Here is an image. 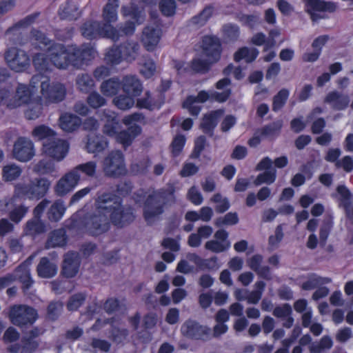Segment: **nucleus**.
Segmentation results:
<instances>
[{
    "instance_id": "obj_1",
    "label": "nucleus",
    "mask_w": 353,
    "mask_h": 353,
    "mask_svg": "<svg viewBox=\"0 0 353 353\" xmlns=\"http://www.w3.org/2000/svg\"><path fill=\"white\" fill-rule=\"evenodd\" d=\"M98 208L106 210L110 223L118 228H123L131 223L135 216L133 209L123 205L121 199L112 193L105 192L98 196Z\"/></svg>"
},
{
    "instance_id": "obj_2",
    "label": "nucleus",
    "mask_w": 353,
    "mask_h": 353,
    "mask_svg": "<svg viewBox=\"0 0 353 353\" xmlns=\"http://www.w3.org/2000/svg\"><path fill=\"white\" fill-rule=\"evenodd\" d=\"M175 201L173 186L152 191L147 196L143 204V214L145 221L153 223L164 212V208Z\"/></svg>"
},
{
    "instance_id": "obj_3",
    "label": "nucleus",
    "mask_w": 353,
    "mask_h": 353,
    "mask_svg": "<svg viewBox=\"0 0 353 353\" xmlns=\"http://www.w3.org/2000/svg\"><path fill=\"white\" fill-rule=\"evenodd\" d=\"M32 88H40L41 98L46 104L62 101L66 95L65 85L59 82H50V78L41 74L34 75L30 80Z\"/></svg>"
},
{
    "instance_id": "obj_4",
    "label": "nucleus",
    "mask_w": 353,
    "mask_h": 353,
    "mask_svg": "<svg viewBox=\"0 0 353 353\" xmlns=\"http://www.w3.org/2000/svg\"><path fill=\"white\" fill-rule=\"evenodd\" d=\"M50 185L51 182L43 177L33 179H23L14 185L12 196L17 199L26 198L30 200H38L46 195Z\"/></svg>"
},
{
    "instance_id": "obj_5",
    "label": "nucleus",
    "mask_w": 353,
    "mask_h": 353,
    "mask_svg": "<svg viewBox=\"0 0 353 353\" xmlns=\"http://www.w3.org/2000/svg\"><path fill=\"white\" fill-rule=\"evenodd\" d=\"M81 34L88 39L105 37L113 41L119 39V31L110 24H102L97 21H88L81 28Z\"/></svg>"
},
{
    "instance_id": "obj_6",
    "label": "nucleus",
    "mask_w": 353,
    "mask_h": 353,
    "mask_svg": "<svg viewBox=\"0 0 353 353\" xmlns=\"http://www.w3.org/2000/svg\"><path fill=\"white\" fill-rule=\"evenodd\" d=\"M69 53L71 55L72 66L78 69L90 64L97 56L94 45L89 43L81 46H69Z\"/></svg>"
},
{
    "instance_id": "obj_7",
    "label": "nucleus",
    "mask_w": 353,
    "mask_h": 353,
    "mask_svg": "<svg viewBox=\"0 0 353 353\" xmlns=\"http://www.w3.org/2000/svg\"><path fill=\"white\" fill-rule=\"evenodd\" d=\"M102 170L108 176L118 177L126 173L125 158L119 150L109 152L102 161Z\"/></svg>"
},
{
    "instance_id": "obj_8",
    "label": "nucleus",
    "mask_w": 353,
    "mask_h": 353,
    "mask_svg": "<svg viewBox=\"0 0 353 353\" xmlns=\"http://www.w3.org/2000/svg\"><path fill=\"white\" fill-rule=\"evenodd\" d=\"M98 197L94 202V210L84 219L85 228L92 234L98 235L106 232L110 227V221L106 210L98 208Z\"/></svg>"
},
{
    "instance_id": "obj_9",
    "label": "nucleus",
    "mask_w": 353,
    "mask_h": 353,
    "mask_svg": "<svg viewBox=\"0 0 353 353\" xmlns=\"http://www.w3.org/2000/svg\"><path fill=\"white\" fill-rule=\"evenodd\" d=\"M8 316L12 324L22 327L32 324L37 319V312L26 305H15L10 308Z\"/></svg>"
},
{
    "instance_id": "obj_10",
    "label": "nucleus",
    "mask_w": 353,
    "mask_h": 353,
    "mask_svg": "<svg viewBox=\"0 0 353 353\" xmlns=\"http://www.w3.org/2000/svg\"><path fill=\"white\" fill-rule=\"evenodd\" d=\"M47 53L50 57L52 66L60 70H66L72 65L69 46H65L62 43H55L48 48Z\"/></svg>"
},
{
    "instance_id": "obj_11",
    "label": "nucleus",
    "mask_w": 353,
    "mask_h": 353,
    "mask_svg": "<svg viewBox=\"0 0 353 353\" xmlns=\"http://www.w3.org/2000/svg\"><path fill=\"white\" fill-rule=\"evenodd\" d=\"M69 150L68 143L57 136L50 141L43 142L42 152L57 161H62Z\"/></svg>"
},
{
    "instance_id": "obj_12",
    "label": "nucleus",
    "mask_w": 353,
    "mask_h": 353,
    "mask_svg": "<svg viewBox=\"0 0 353 353\" xmlns=\"http://www.w3.org/2000/svg\"><path fill=\"white\" fill-rule=\"evenodd\" d=\"M19 199L11 196L0 201V210L8 212L10 220L19 223L28 212V207L18 203Z\"/></svg>"
},
{
    "instance_id": "obj_13",
    "label": "nucleus",
    "mask_w": 353,
    "mask_h": 353,
    "mask_svg": "<svg viewBox=\"0 0 353 353\" xmlns=\"http://www.w3.org/2000/svg\"><path fill=\"white\" fill-rule=\"evenodd\" d=\"M5 59L8 66L16 72H22L30 65L28 54L17 48L8 49L5 53Z\"/></svg>"
},
{
    "instance_id": "obj_14",
    "label": "nucleus",
    "mask_w": 353,
    "mask_h": 353,
    "mask_svg": "<svg viewBox=\"0 0 353 353\" xmlns=\"http://www.w3.org/2000/svg\"><path fill=\"white\" fill-rule=\"evenodd\" d=\"M12 155L20 162L29 161L35 155L34 143L29 139L19 137L14 143Z\"/></svg>"
},
{
    "instance_id": "obj_15",
    "label": "nucleus",
    "mask_w": 353,
    "mask_h": 353,
    "mask_svg": "<svg viewBox=\"0 0 353 353\" xmlns=\"http://www.w3.org/2000/svg\"><path fill=\"white\" fill-rule=\"evenodd\" d=\"M80 177L77 170L72 169L57 182L54 188V192L60 196L66 195L78 185Z\"/></svg>"
},
{
    "instance_id": "obj_16",
    "label": "nucleus",
    "mask_w": 353,
    "mask_h": 353,
    "mask_svg": "<svg viewBox=\"0 0 353 353\" xmlns=\"http://www.w3.org/2000/svg\"><path fill=\"white\" fill-rule=\"evenodd\" d=\"M181 331L183 336L192 339H208L211 333L210 328L192 320L186 321L182 325Z\"/></svg>"
},
{
    "instance_id": "obj_17",
    "label": "nucleus",
    "mask_w": 353,
    "mask_h": 353,
    "mask_svg": "<svg viewBox=\"0 0 353 353\" xmlns=\"http://www.w3.org/2000/svg\"><path fill=\"white\" fill-rule=\"evenodd\" d=\"M37 89L32 88L30 84L28 86L26 84L19 83L14 97L8 103V107L10 108H17L29 103Z\"/></svg>"
},
{
    "instance_id": "obj_18",
    "label": "nucleus",
    "mask_w": 353,
    "mask_h": 353,
    "mask_svg": "<svg viewBox=\"0 0 353 353\" xmlns=\"http://www.w3.org/2000/svg\"><path fill=\"white\" fill-rule=\"evenodd\" d=\"M161 37V29L157 25H150L144 28L141 42L148 51H152L158 45Z\"/></svg>"
},
{
    "instance_id": "obj_19",
    "label": "nucleus",
    "mask_w": 353,
    "mask_h": 353,
    "mask_svg": "<svg viewBox=\"0 0 353 353\" xmlns=\"http://www.w3.org/2000/svg\"><path fill=\"white\" fill-rule=\"evenodd\" d=\"M203 52L208 57L210 63L219 61L221 57V43L218 38L206 36L203 39Z\"/></svg>"
},
{
    "instance_id": "obj_20",
    "label": "nucleus",
    "mask_w": 353,
    "mask_h": 353,
    "mask_svg": "<svg viewBox=\"0 0 353 353\" xmlns=\"http://www.w3.org/2000/svg\"><path fill=\"white\" fill-rule=\"evenodd\" d=\"M80 258L77 252H68L64 255L62 265V274L66 278H72L77 275L80 266Z\"/></svg>"
},
{
    "instance_id": "obj_21",
    "label": "nucleus",
    "mask_w": 353,
    "mask_h": 353,
    "mask_svg": "<svg viewBox=\"0 0 353 353\" xmlns=\"http://www.w3.org/2000/svg\"><path fill=\"white\" fill-rule=\"evenodd\" d=\"M324 102L335 110H343L349 106L350 101L347 94L333 90L326 95Z\"/></svg>"
},
{
    "instance_id": "obj_22",
    "label": "nucleus",
    "mask_w": 353,
    "mask_h": 353,
    "mask_svg": "<svg viewBox=\"0 0 353 353\" xmlns=\"http://www.w3.org/2000/svg\"><path fill=\"white\" fill-rule=\"evenodd\" d=\"M37 16V14L27 16L8 29L6 32V36L8 39L13 41L16 43H21L20 37L21 35V30L34 23Z\"/></svg>"
},
{
    "instance_id": "obj_23",
    "label": "nucleus",
    "mask_w": 353,
    "mask_h": 353,
    "mask_svg": "<svg viewBox=\"0 0 353 353\" xmlns=\"http://www.w3.org/2000/svg\"><path fill=\"white\" fill-rule=\"evenodd\" d=\"M163 103V99L160 93L146 92L143 97L137 102L138 107L148 110L159 109Z\"/></svg>"
},
{
    "instance_id": "obj_24",
    "label": "nucleus",
    "mask_w": 353,
    "mask_h": 353,
    "mask_svg": "<svg viewBox=\"0 0 353 353\" xmlns=\"http://www.w3.org/2000/svg\"><path fill=\"white\" fill-rule=\"evenodd\" d=\"M32 263L31 257L28 258L24 263L20 265L14 272L17 277L23 284V288L28 290L33 283V280L30 274V266Z\"/></svg>"
},
{
    "instance_id": "obj_25",
    "label": "nucleus",
    "mask_w": 353,
    "mask_h": 353,
    "mask_svg": "<svg viewBox=\"0 0 353 353\" xmlns=\"http://www.w3.org/2000/svg\"><path fill=\"white\" fill-rule=\"evenodd\" d=\"M307 7V11L310 14L312 20L316 19L312 11H327L332 12L336 10V5L331 1L322 0H304Z\"/></svg>"
},
{
    "instance_id": "obj_26",
    "label": "nucleus",
    "mask_w": 353,
    "mask_h": 353,
    "mask_svg": "<svg viewBox=\"0 0 353 353\" xmlns=\"http://www.w3.org/2000/svg\"><path fill=\"white\" fill-rule=\"evenodd\" d=\"M81 123L80 117L71 113H63L59 119V125L65 132H73L77 130Z\"/></svg>"
},
{
    "instance_id": "obj_27",
    "label": "nucleus",
    "mask_w": 353,
    "mask_h": 353,
    "mask_svg": "<svg viewBox=\"0 0 353 353\" xmlns=\"http://www.w3.org/2000/svg\"><path fill=\"white\" fill-rule=\"evenodd\" d=\"M141 133V127L138 125H134L130 126L127 130L117 132L115 137L117 141L125 148L131 145L133 140Z\"/></svg>"
},
{
    "instance_id": "obj_28",
    "label": "nucleus",
    "mask_w": 353,
    "mask_h": 353,
    "mask_svg": "<svg viewBox=\"0 0 353 353\" xmlns=\"http://www.w3.org/2000/svg\"><path fill=\"white\" fill-rule=\"evenodd\" d=\"M121 12L123 17H130L137 24L144 21L145 14L142 7L137 6L134 2H130L128 5L123 6Z\"/></svg>"
},
{
    "instance_id": "obj_29",
    "label": "nucleus",
    "mask_w": 353,
    "mask_h": 353,
    "mask_svg": "<svg viewBox=\"0 0 353 353\" xmlns=\"http://www.w3.org/2000/svg\"><path fill=\"white\" fill-rule=\"evenodd\" d=\"M57 265L47 257H42L37 267V272L39 277L50 279L57 273Z\"/></svg>"
},
{
    "instance_id": "obj_30",
    "label": "nucleus",
    "mask_w": 353,
    "mask_h": 353,
    "mask_svg": "<svg viewBox=\"0 0 353 353\" xmlns=\"http://www.w3.org/2000/svg\"><path fill=\"white\" fill-rule=\"evenodd\" d=\"M223 114V110H217L205 114L201 123V128L203 131L212 135L213 130L217 125L219 119Z\"/></svg>"
},
{
    "instance_id": "obj_31",
    "label": "nucleus",
    "mask_w": 353,
    "mask_h": 353,
    "mask_svg": "<svg viewBox=\"0 0 353 353\" xmlns=\"http://www.w3.org/2000/svg\"><path fill=\"white\" fill-rule=\"evenodd\" d=\"M123 90L129 95L138 96L142 92V85L134 76H126L121 82Z\"/></svg>"
},
{
    "instance_id": "obj_32",
    "label": "nucleus",
    "mask_w": 353,
    "mask_h": 353,
    "mask_svg": "<svg viewBox=\"0 0 353 353\" xmlns=\"http://www.w3.org/2000/svg\"><path fill=\"white\" fill-rule=\"evenodd\" d=\"M108 146L107 140L101 135H89L86 149L89 153L97 154L103 152Z\"/></svg>"
},
{
    "instance_id": "obj_33",
    "label": "nucleus",
    "mask_w": 353,
    "mask_h": 353,
    "mask_svg": "<svg viewBox=\"0 0 353 353\" xmlns=\"http://www.w3.org/2000/svg\"><path fill=\"white\" fill-rule=\"evenodd\" d=\"M123 60L128 62L134 61L137 57L140 49L139 43L135 41H127L120 46Z\"/></svg>"
},
{
    "instance_id": "obj_34",
    "label": "nucleus",
    "mask_w": 353,
    "mask_h": 353,
    "mask_svg": "<svg viewBox=\"0 0 353 353\" xmlns=\"http://www.w3.org/2000/svg\"><path fill=\"white\" fill-rule=\"evenodd\" d=\"M119 6V0H108L102 11V18L105 21L103 24L111 25L112 23L118 20L117 8Z\"/></svg>"
},
{
    "instance_id": "obj_35",
    "label": "nucleus",
    "mask_w": 353,
    "mask_h": 353,
    "mask_svg": "<svg viewBox=\"0 0 353 353\" xmlns=\"http://www.w3.org/2000/svg\"><path fill=\"white\" fill-rule=\"evenodd\" d=\"M46 232V225L41 219L32 217L28 220L23 228L26 235L36 236Z\"/></svg>"
},
{
    "instance_id": "obj_36",
    "label": "nucleus",
    "mask_w": 353,
    "mask_h": 353,
    "mask_svg": "<svg viewBox=\"0 0 353 353\" xmlns=\"http://www.w3.org/2000/svg\"><path fill=\"white\" fill-rule=\"evenodd\" d=\"M30 40L32 44L36 48L41 50H48V48L54 44L55 43L48 39L46 35L41 31L36 29H33L31 31Z\"/></svg>"
},
{
    "instance_id": "obj_37",
    "label": "nucleus",
    "mask_w": 353,
    "mask_h": 353,
    "mask_svg": "<svg viewBox=\"0 0 353 353\" xmlns=\"http://www.w3.org/2000/svg\"><path fill=\"white\" fill-rule=\"evenodd\" d=\"M59 14L63 19L72 20L77 19L81 14V11L75 3L68 1L61 6Z\"/></svg>"
},
{
    "instance_id": "obj_38",
    "label": "nucleus",
    "mask_w": 353,
    "mask_h": 353,
    "mask_svg": "<svg viewBox=\"0 0 353 353\" xmlns=\"http://www.w3.org/2000/svg\"><path fill=\"white\" fill-rule=\"evenodd\" d=\"M75 84L77 89L84 94L90 92L95 87L94 79L87 73L79 74L76 77Z\"/></svg>"
},
{
    "instance_id": "obj_39",
    "label": "nucleus",
    "mask_w": 353,
    "mask_h": 353,
    "mask_svg": "<svg viewBox=\"0 0 353 353\" xmlns=\"http://www.w3.org/2000/svg\"><path fill=\"white\" fill-rule=\"evenodd\" d=\"M32 63L35 69L39 72H48L52 70V62L50 57L42 52L35 53L32 56Z\"/></svg>"
},
{
    "instance_id": "obj_40",
    "label": "nucleus",
    "mask_w": 353,
    "mask_h": 353,
    "mask_svg": "<svg viewBox=\"0 0 353 353\" xmlns=\"http://www.w3.org/2000/svg\"><path fill=\"white\" fill-rule=\"evenodd\" d=\"M121 87L120 80L117 77H113L102 82L100 90L104 95L112 97L117 94Z\"/></svg>"
},
{
    "instance_id": "obj_41",
    "label": "nucleus",
    "mask_w": 353,
    "mask_h": 353,
    "mask_svg": "<svg viewBox=\"0 0 353 353\" xmlns=\"http://www.w3.org/2000/svg\"><path fill=\"white\" fill-rule=\"evenodd\" d=\"M22 173V168L12 163L4 165L2 168V179L6 182H11L17 180Z\"/></svg>"
},
{
    "instance_id": "obj_42",
    "label": "nucleus",
    "mask_w": 353,
    "mask_h": 353,
    "mask_svg": "<svg viewBox=\"0 0 353 353\" xmlns=\"http://www.w3.org/2000/svg\"><path fill=\"white\" fill-rule=\"evenodd\" d=\"M32 170L39 175L50 174L56 172V166L52 161L43 159L33 165Z\"/></svg>"
},
{
    "instance_id": "obj_43",
    "label": "nucleus",
    "mask_w": 353,
    "mask_h": 353,
    "mask_svg": "<svg viewBox=\"0 0 353 353\" xmlns=\"http://www.w3.org/2000/svg\"><path fill=\"white\" fill-rule=\"evenodd\" d=\"M65 210L66 208L63 201L61 199L55 201L48 210V219L52 221H59L63 217Z\"/></svg>"
},
{
    "instance_id": "obj_44",
    "label": "nucleus",
    "mask_w": 353,
    "mask_h": 353,
    "mask_svg": "<svg viewBox=\"0 0 353 353\" xmlns=\"http://www.w3.org/2000/svg\"><path fill=\"white\" fill-rule=\"evenodd\" d=\"M32 137L37 140L50 141L56 137L55 132L49 127L41 125L34 128L32 132Z\"/></svg>"
},
{
    "instance_id": "obj_45",
    "label": "nucleus",
    "mask_w": 353,
    "mask_h": 353,
    "mask_svg": "<svg viewBox=\"0 0 353 353\" xmlns=\"http://www.w3.org/2000/svg\"><path fill=\"white\" fill-rule=\"evenodd\" d=\"M65 242V231L63 229L56 230L50 233L46 246L47 248L61 247L63 246Z\"/></svg>"
},
{
    "instance_id": "obj_46",
    "label": "nucleus",
    "mask_w": 353,
    "mask_h": 353,
    "mask_svg": "<svg viewBox=\"0 0 353 353\" xmlns=\"http://www.w3.org/2000/svg\"><path fill=\"white\" fill-rule=\"evenodd\" d=\"M332 281L330 278L322 277L316 274H312L308 279L302 284V288L305 290H310L320 287Z\"/></svg>"
},
{
    "instance_id": "obj_47",
    "label": "nucleus",
    "mask_w": 353,
    "mask_h": 353,
    "mask_svg": "<svg viewBox=\"0 0 353 353\" xmlns=\"http://www.w3.org/2000/svg\"><path fill=\"white\" fill-rule=\"evenodd\" d=\"M212 7L208 6L205 8L199 14L191 19L190 26L196 28L203 26L212 15Z\"/></svg>"
},
{
    "instance_id": "obj_48",
    "label": "nucleus",
    "mask_w": 353,
    "mask_h": 353,
    "mask_svg": "<svg viewBox=\"0 0 353 353\" xmlns=\"http://www.w3.org/2000/svg\"><path fill=\"white\" fill-rule=\"evenodd\" d=\"M259 50L254 48H247L243 47L239 49L234 54V60L236 61H239L242 59H245L246 62H252L258 56Z\"/></svg>"
},
{
    "instance_id": "obj_49",
    "label": "nucleus",
    "mask_w": 353,
    "mask_h": 353,
    "mask_svg": "<svg viewBox=\"0 0 353 353\" xmlns=\"http://www.w3.org/2000/svg\"><path fill=\"white\" fill-rule=\"evenodd\" d=\"M332 345V339L328 336H324L319 342L312 343L310 345V352L311 353H321L325 350L331 349Z\"/></svg>"
},
{
    "instance_id": "obj_50",
    "label": "nucleus",
    "mask_w": 353,
    "mask_h": 353,
    "mask_svg": "<svg viewBox=\"0 0 353 353\" xmlns=\"http://www.w3.org/2000/svg\"><path fill=\"white\" fill-rule=\"evenodd\" d=\"M276 176V171L274 169L266 170L259 174L254 181V184L259 186L263 183L272 184L274 182Z\"/></svg>"
},
{
    "instance_id": "obj_51",
    "label": "nucleus",
    "mask_w": 353,
    "mask_h": 353,
    "mask_svg": "<svg viewBox=\"0 0 353 353\" xmlns=\"http://www.w3.org/2000/svg\"><path fill=\"white\" fill-rule=\"evenodd\" d=\"M283 125L282 121H274L269 125H267L264 126L263 128L261 129L260 132L261 135L265 137H273L276 135H277L280 130L281 129Z\"/></svg>"
},
{
    "instance_id": "obj_52",
    "label": "nucleus",
    "mask_w": 353,
    "mask_h": 353,
    "mask_svg": "<svg viewBox=\"0 0 353 353\" xmlns=\"http://www.w3.org/2000/svg\"><path fill=\"white\" fill-rule=\"evenodd\" d=\"M105 60L108 63L119 64L123 60L121 50L119 46H115L110 48L105 55Z\"/></svg>"
},
{
    "instance_id": "obj_53",
    "label": "nucleus",
    "mask_w": 353,
    "mask_h": 353,
    "mask_svg": "<svg viewBox=\"0 0 353 353\" xmlns=\"http://www.w3.org/2000/svg\"><path fill=\"white\" fill-rule=\"evenodd\" d=\"M97 163L94 161H88L85 163H82L77 165L73 170H77L78 175L80 176V173L85 174L88 177H94L97 171Z\"/></svg>"
},
{
    "instance_id": "obj_54",
    "label": "nucleus",
    "mask_w": 353,
    "mask_h": 353,
    "mask_svg": "<svg viewBox=\"0 0 353 353\" xmlns=\"http://www.w3.org/2000/svg\"><path fill=\"white\" fill-rule=\"evenodd\" d=\"M156 70V65L151 59H144L141 63L140 72L146 79L152 77L154 74Z\"/></svg>"
},
{
    "instance_id": "obj_55",
    "label": "nucleus",
    "mask_w": 353,
    "mask_h": 353,
    "mask_svg": "<svg viewBox=\"0 0 353 353\" xmlns=\"http://www.w3.org/2000/svg\"><path fill=\"white\" fill-rule=\"evenodd\" d=\"M86 101L90 107L94 109L99 108L106 103V100L99 92L94 91L89 94Z\"/></svg>"
},
{
    "instance_id": "obj_56",
    "label": "nucleus",
    "mask_w": 353,
    "mask_h": 353,
    "mask_svg": "<svg viewBox=\"0 0 353 353\" xmlns=\"http://www.w3.org/2000/svg\"><path fill=\"white\" fill-rule=\"evenodd\" d=\"M133 96L120 95L113 99L114 105L119 109L125 110L131 108L134 104Z\"/></svg>"
},
{
    "instance_id": "obj_57",
    "label": "nucleus",
    "mask_w": 353,
    "mask_h": 353,
    "mask_svg": "<svg viewBox=\"0 0 353 353\" xmlns=\"http://www.w3.org/2000/svg\"><path fill=\"white\" fill-rule=\"evenodd\" d=\"M289 97V91L287 89L281 90L273 98L272 110L276 112L281 110L285 105Z\"/></svg>"
},
{
    "instance_id": "obj_58",
    "label": "nucleus",
    "mask_w": 353,
    "mask_h": 353,
    "mask_svg": "<svg viewBox=\"0 0 353 353\" xmlns=\"http://www.w3.org/2000/svg\"><path fill=\"white\" fill-rule=\"evenodd\" d=\"M86 294L84 293H77L72 295L68 300L67 308L70 311L77 310L84 303Z\"/></svg>"
},
{
    "instance_id": "obj_59",
    "label": "nucleus",
    "mask_w": 353,
    "mask_h": 353,
    "mask_svg": "<svg viewBox=\"0 0 353 353\" xmlns=\"http://www.w3.org/2000/svg\"><path fill=\"white\" fill-rule=\"evenodd\" d=\"M159 6L162 14L167 17L172 16L176 12L175 0H161Z\"/></svg>"
},
{
    "instance_id": "obj_60",
    "label": "nucleus",
    "mask_w": 353,
    "mask_h": 353,
    "mask_svg": "<svg viewBox=\"0 0 353 353\" xmlns=\"http://www.w3.org/2000/svg\"><path fill=\"white\" fill-rule=\"evenodd\" d=\"M230 246V243L221 242L218 240L208 241L205 244L206 250L216 253L222 252L228 249Z\"/></svg>"
},
{
    "instance_id": "obj_61",
    "label": "nucleus",
    "mask_w": 353,
    "mask_h": 353,
    "mask_svg": "<svg viewBox=\"0 0 353 353\" xmlns=\"http://www.w3.org/2000/svg\"><path fill=\"white\" fill-rule=\"evenodd\" d=\"M238 20L244 26L254 28L259 23V14H241L238 16Z\"/></svg>"
},
{
    "instance_id": "obj_62",
    "label": "nucleus",
    "mask_w": 353,
    "mask_h": 353,
    "mask_svg": "<svg viewBox=\"0 0 353 353\" xmlns=\"http://www.w3.org/2000/svg\"><path fill=\"white\" fill-rule=\"evenodd\" d=\"M239 218L237 214L235 212H229L226 214L223 217H220L215 221V225L216 226H221L224 225H235L238 223Z\"/></svg>"
},
{
    "instance_id": "obj_63",
    "label": "nucleus",
    "mask_w": 353,
    "mask_h": 353,
    "mask_svg": "<svg viewBox=\"0 0 353 353\" xmlns=\"http://www.w3.org/2000/svg\"><path fill=\"white\" fill-rule=\"evenodd\" d=\"M212 63L209 59L205 61L195 59L192 61L191 68L194 72L205 73L209 70L210 65Z\"/></svg>"
},
{
    "instance_id": "obj_64",
    "label": "nucleus",
    "mask_w": 353,
    "mask_h": 353,
    "mask_svg": "<svg viewBox=\"0 0 353 353\" xmlns=\"http://www.w3.org/2000/svg\"><path fill=\"white\" fill-rule=\"evenodd\" d=\"M283 237V228L281 225H278L274 231V234L269 237V246L271 250L278 248L279 244Z\"/></svg>"
}]
</instances>
